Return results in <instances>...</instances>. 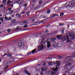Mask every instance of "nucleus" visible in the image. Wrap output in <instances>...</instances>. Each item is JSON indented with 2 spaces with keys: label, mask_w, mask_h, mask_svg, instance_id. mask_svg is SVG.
Wrapping results in <instances>:
<instances>
[{
  "label": "nucleus",
  "mask_w": 75,
  "mask_h": 75,
  "mask_svg": "<svg viewBox=\"0 0 75 75\" xmlns=\"http://www.w3.org/2000/svg\"><path fill=\"white\" fill-rule=\"evenodd\" d=\"M56 64H57V65H58V66H59V64H60L59 62L58 61H57L56 62Z\"/></svg>",
  "instance_id": "bb28decb"
},
{
  "label": "nucleus",
  "mask_w": 75,
  "mask_h": 75,
  "mask_svg": "<svg viewBox=\"0 0 75 75\" xmlns=\"http://www.w3.org/2000/svg\"><path fill=\"white\" fill-rule=\"evenodd\" d=\"M27 20V24H28V23H32V22H31V19H28Z\"/></svg>",
  "instance_id": "6ab92c4d"
},
{
  "label": "nucleus",
  "mask_w": 75,
  "mask_h": 75,
  "mask_svg": "<svg viewBox=\"0 0 75 75\" xmlns=\"http://www.w3.org/2000/svg\"><path fill=\"white\" fill-rule=\"evenodd\" d=\"M25 13V11H23L21 14H24Z\"/></svg>",
  "instance_id": "a19ab883"
},
{
  "label": "nucleus",
  "mask_w": 75,
  "mask_h": 75,
  "mask_svg": "<svg viewBox=\"0 0 75 75\" xmlns=\"http://www.w3.org/2000/svg\"><path fill=\"white\" fill-rule=\"evenodd\" d=\"M29 14L30 13H29V12H28L26 14L28 16H29Z\"/></svg>",
  "instance_id": "4d7b16f0"
},
{
  "label": "nucleus",
  "mask_w": 75,
  "mask_h": 75,
  "mask_svg": "<svg viewBox=\"0 0 75 75\" xmlns=\"http://www.w3.org/2000/svg\"><path fill=\"white\" fill-rule=\"evenodd\" d=\"M25 30H26L25 29H23L22 30V31H25Z\"/></svg>",
  "instance_id": "0e129e2a"
},
{
  "label": "nucleus",
  "mask_w": 75,
  "mask_h": 75,
  "mask_svg": "<svg viewBox=\"0 0 75 75\" xmlns=\"http://www.w3.org/2000/svg\"><path fill=\"white\" fill-rule=\"evenodd\" d=\"M5 20L6 21H11L12 20V18L11 17H9L8 18L7 17V16H5L4 18Z\"/></svg>",
  "instance_id": "1a4fd4ad"
},
{
  "label": "nucleus",
  "mask_w": 75,
  "mask_h": 75,
  "mask_svg": "<svg viewBox=\"0 0 75 75\" xmlns=\"http://www.w3.org/2000/svg\"><path fill=\"white\" fill-rule=\"evenodd\" d=\"M3 46L2 44H0V47H1Z\"/></svg>",
  "instance_id": "e2e57ef3"
},
{
  "label": "nucleus",
  "mask_w": 75,
  "mask_h": 75,
  "mask_svg": "<svg viewBox=\"0 0 75 75\" xmlns=\"http://www.w3.org/2000/svg\"><path fill=\"white\" fill-rule=\"evenodd\" d=\"M7 56L9 58H11L12 57V55L11 54H7Z\"/></svg>",
  "instance_id": "c85d7f7f"
},
{
  "label": "nucleus",
  "mask_w": 75,
  "mask_h": 75,
  "mask_svg": "<svg viewBox=\"0 0 75 75\" xmlns=\"http://www.w3.org/2000/svg\"><path fill=\"white\" fill-rule=\"evenodd\" d=\"M37 52V51H36V49H34L33 50H32L31 51V53L30 52H29L27 54H26V56H27L29 55H30V54H34V52Z\"/></svg>",
  "instance_id": "6e6552de"
},
{
  "label": "nucleus",
  "mask_w": 75,
  "mask_h": 75,
  "mask_svg": "<svg viewBox=\"0 0 75 75\" xmlns=\"http://www.w3.org/2000/svg\"><path fill=\"white\" fill-rule=\"evenodd\" d=\"M17 2L18 3V4H21V2H22V1H21L20 0H18V1H17Z\"/></svg>",
  "instance_id": "a878e982"
},
{
  "label": "nucleus",
  "mask_w": 75,
  "mask_h": 75,
  "mask_svg": "<svg viewBox=\"0 0 75 75\" xmlns=\"http://www.w3.org/2000/svg\"><path fill=\"white\" fill-rule=\"evenodd\" d=\"M28 27V25H25L23 26V27L24 28H25V27Z\"/></svg>",
  "instance_id": "8fccbe9b"
},
{
  "label": "nucleus",
  "mask_w": 75,
  "mask_h": 75,
  "mask_svg": "<svg viewBox=\"0 0 75 75\" xmlns=\"http://www.w3.org/2000/svg\"><path fill=\"white\" fill-rule=\"evenodd\" d=\"M4 17H1L0 18V20L1 21V22H3L4 21Z\"/></svg>",
  "instance_id": "5701e85b"
},
{
  "label": "nucleus",
  "mask_w": 75,
  "mask_h": 75,
  "mask_svg": "<svg viewBox=\"0 0 75 75\" xmlns=\"http://www.w3.org/2000/svg\"><path fill=\"white\" fill-rule=\"evenodd\" d=\"M4 7V5L3 4L0 5V8H2V7Z\"/></svg>",
  "instance_id": "ea45409f"
},
{
  "label": "nucleus",
  "mask_w": 75,
  "mask_h": 75,
  "mask_svg": "<svg viewBox=\"0 0 75 75\" xmlns=\"http://www.w3.org/2000/svg\"><path fill=\"white\" fill-rule=\"evenodd\" d=\"M34 21H35V20H33V19H31V22H32V21H33V22H34Z\"/></svg>",
  "instance_id": "052dcab7"
},
{
  "label": "nucleus",
  "mask_w": 75,
  "mask_h": 75,
  "mask_svg": "<svg viewBox=\"0 0 75 75\" xmlns=\"http://www.w3.org/2000/svg\"><path fill=\"white\" fill-rule=\"evenodd\" d=\"M41 71L40 73V75H44V74L46 73L47 71V68L42 67L41 69Z\"/></svg>",
  "instance_id": "f03ea898"
},
{
  "label": "nucleus",
  "mask_w": 75,
  "mask_h": 75,
  "mask_svg": "<svg viewBox=\"0 0 75 75\" xmlns=\"http://www.w3.org/2000/svg\"><path fill=\"white\" fill-rule=\"evenodd\" d=\"M11 22L13 24H17V21L14 19L12 20Z\"/></svg>",
  "instance_id": "2eb2a0df"
},
{
  "label": "nucleus",
  "mask_w": 75,
  "mask_h": 75,
  "mask_svg": "<svg viewBox=\"0 0 75 75\" xmlns=\"http://www.w3.org/2000/svg\"><path fill=\"white\" fill-rule=\"evenodd\" d=\"M5 55H7V54H6V53L5 54H4L3 55V57H4Z\"/></svg>",
  "instance_id": "13d9d810"
},
{
  "label": "nucleus",
  "mask_w": 75,
  "mask_h": 75,
  "mask_svg": "<svg viewBox=\"0 0 75 75\" xmlns=\"http://www.w3.org/2000/svg\"><path fill=\"white\" fill-rule=\"evenodd\" d=\"M39 35L40 36V37H42L43 35H45V33L44 31L42 32L41 33H39Z\"/></svg>",
  "instance_id": "9b49d317"
},
{
  "label": "nucleus",
  "mask_w": 75,
  "mask_h": 75,
  "mask_svg": "<svg viewBox=\"0 0 75 75\" xmlns=\"http://www.w3.org/2000/svg\"><path fill=\"white\" fill-rule=\"evenodd\" d=\"M10 3L11 2V1L10 0H8V1L7 4H8H8H10Z\"/></svg>",
  "instance_id": "e433bc0d"
},
{
  "label": "nucleus",
  "mask_w": 75,
  "mask_h": 75,
  "mask_svg": "<svg viewBox=\"0 0 75 75\" xmlns=\"http://www.w3.org/2000/svg\"><path fill=\"white\" fill-rule=\"evenodd\" d=\"M53 34H57V31H55L53 33Z\"/></svg>",
  "instance_id": "603ef678"
},
{
  "label": "nucleus",
  "mask_w": 75,
  "mask_h": 75,
  "mask_svg": "<svg viewBox=\"0 0 75 75\" xmlns=\"http://www.w3.org/2000/svg\"><path fill=\"white\" fill-rule=\"evenodd\" d=\"M59 25L60 26H61V25H64V24L63 23H59Z\"/></svg>",
  "instance_id": "a18cd8bd"
},
{
  "label": "nucleus",
  "mask_w": 75,
  "mask_h": 75,
  "mask_svg": "<svg viewBox=\"0 0 75 75\" xmlns=\"http://www.w3.org/2000/svg\"><path fill=\"white\" fill-rule=\"evenodd\" d=\"M74 1H71V6H72V4H74V2H73Z\"/></svg>",
  "instance_id": "49530a36"
},
{
  "label": "nucleus",
  "mask_w": 75,
  "mask_h": 75,
  "mask_svg": "<svg viewBox=\"0 0 75 75\" xmlns=\"http://www.w3.org/2000/svg\"><path fill=\"white\" fill-rule=\"evenodd\" d=\"M64 15V13H62L60 14V16H62Z\"/></svg>",
  "instance_id": "5fc2aeb1"
},
{
  "label": "nucleus",
  "mask_w": 75,
  "mask_h": 75,
  "mask_svg": "<svg viewBox=\"0 0 75 75\" xmlns=\"http://www.w3.org/2000/svg\"><path fill=\"white\" fill-rule=\"evenodd\" d=\"M11 59H12V60L11 61H9L8 62L9 63H10V62H14V59H15V57H12V58H11Z\"/></svg>",
  "instance_id": "aec40b11"
},
{
  "label": "nucleus",
  "mask_w": 75,
  "mask_h": 75,
  "mask_svg": "<svg viewBox=\"0 0 75 75\" xmlns=\"http://www.w3.org/2000/svg\"><path fill=\"white\" fill-rule=\"evenodd\" d=\"M6 1L5 0H4L2 1V3L3 4H5V3H6Z\"/></svg>",
  "instance_id": "37998d69"
},
{
  "label": "nucleus",
  "mask_w": 75,
  "mask_h": 75,
  "mask_svg": "<svg viewBox=\"0 0 75 75\" xmlns=\"http://www.w3.org/2000/svg\"><path fill=\"white\" fill-rule=\"evenodd\" d=\"M56 40V39L55 38H51V39L50 38H48L47 39V41H44L42 42V45L39 46L38 47V49L39 50H42L43 48L45 47V45L47 44V48L48 49L49 47H51V43L52 44V46L54 48H55L56 47L55 46V41Z\"/></svg>",
  "instance_id": "f257e3e1"
},
{
  "label": "nucleus",
  "mask_w": 75,
  "mask_h": 75,
  "mask_svg": "<svg viewBox=\"0 0 75 75\" xmlns=\"http://www.w3.org/2000/svg\"><path fill=\"white\" fill-rule=\"evenodd\" d=\"M70 4V1H68L64 5H65V6H64L63 7H61V8H63L64 7H66V6H67L69 5Z\"/></svg>",
  "instance_id": "4468645a"
},
{
  "label": "nucleus",
  "mask_w": 75,
  "mask_h": 75,
  "mask_svg": "<svg viewBox=\"0 0 75 75\" xmlns=\"http://www.w3.org/2000/svg\"><path fill=\"white\" fill-rule=\"evenodd\" d=\"M74 44H71L69 45V46H68V47H72L74 46Z\"/></svg>",
  "instance_id": "4be33fe9"
},
{
  "label": "nucleus",
  "mask_w": 75,
  "mask_h": 75,
  "mask_svg": "<svg viewBox=\"0 0 75 75\" xmlns=\"http://www.w3.org/2000/svg\"><path fill=\"white\" fill-rule=\"evenodd\" d=\"M58 16V15L57 14H53L51 16H52V18H54L55 16Z\"/></svg>",
  "instance_id": "412c9836"
},
{
  "label": "nucleus",
  "mask_w": 75,
  "mask_h": 75,
  "mask_svg": "<svg viewBox=\"0 0 75 75\" xmlns=\"http://www.w3.org/2000/svg\"><path fill=\"white\" fill-rule=\"evenodd\" d=\"M23 23H24V24H27V20H25L23 22Z\"/></svg>",
  "instance_id": "f704fd0d"
},
{
  "label": "nucleus",
  "mask_w": 75,
  "mask_h": 75,
  "mask_svg": "<svg viewBox=\"0 0 75 75\" xmlns=\"http://www.w3.org/2000/svg\"><path fill=\"white\" fill-rule=\"evenodd\" d=\"M72 65V63H68L66 64L65 66V67H70Z\"/></svg>",
  "instance_id": "f3484780"
},
{
  "label": "nucleus",
  "mask_w": 75,
  "mask_h": 75,
  "mask_svg": "<svg viewBox=\"0 0 75 75\" xmlns=\"http://www.w3.org/2000/svg\"><path fill=\"white\" fill-rule=\"evenodd\" d=\"M62 31H61V33H62V34H63V33H64V31L65 30V28H63L62 29Z\"/></svg>",
  "instance_id": "b1692460"
},
{
  "label": "nucleus",
  "mask_w": 75,
  "mask_h": 75,
  "mask_svg": "<svg viewBox=\"0 0 75 75\" xmlns=\"http://www.w3.org/2000/svg\"><path fill=\"white\" fill-rule=\"evenodd\" d=\"M16 17H18V18H19V14L18 13H17L16 14Z\"/></svg>",
  "instance_id": "de8ad7c7"
},
{
  "label": "nucleus",
  "mask_w": 75,
  "mask_h": 75,
  "mask_svg": "<svg viewBox=\"0 0 75 75\" xmlns=\"http://www.w3.org/2000/svg\"><path fill=\"white\" fill-rule=\"evenodd\" d=\"M28 5V4H26L24 5V6L25 7H26V6H27Z\"/></svg>",
  "instance_id": "6e6d98bb"
},
{
  "label": "nucleus",
  "mask_w": 75,
  "mask_h": 75,
  "mask_svg": "<svg viewBox=\"0 0 75 75\" xmlns=\"http://www.w3.org/2000/svg\"><path fill=\"white\" fill-rule=\"evenodd\" d=\"M49 26H50V25H47L45 26V27H49Z\"/></svg>",
  "instance_id": "bf43d9fd"
},
{
  "label": "nucleus",
  "mask_w": 75,
  "mask_h": 75,
  "mask_svg": "<svg viewBox=\"0 0 75 75\" xmlns=\"http://www.w3.org/2000/svg\"><path fill=\"white\" fill-rule=\"evenodd\" d=\"M35 23V24H33V25H38L39 24V22H36V23Z\"/></svg>",
  "instance_id": "72a5a7b5"
},
{
  "label": "nucleus",
  "mask_w": 75,
  "mask_h": 75,
  "mask_svg": "<svg viewBox=\"0 0 75 75\" xmlns=\"http://www.w3.org/2000/svg\"><path fill=\"white\" fill-rule=\"evenodd\" d=\"M8 66L7 65H6V66L4 68V70H6V69H7L8 68Z\"/></svg>",
  "instance_id": "2f4dec72"
},
{
  "label": "nucleus",
  "mask_w": 75,
  "mask_h": 75,
  "mask_svg": "<svg viewBox=\"0 0 75 75\" xmlns=\"http://www.w3.org/2000/svg\"><path fill=\"white\" fill-rule=\"evenodd\" d=\"M50 12H51V11L50 10H48L47 11V14H49L50 13Z\"/></svg>",
  "instance_id": "4c0bfd02"
},
{
  "label": "nucleus",
  "mask_w": 75,
  "mask_h": 75,
  "mask_svg": "<svg viewBox=\"0 0 75 75\" xmlns=\"http://www.w3.org/2000/svg\"><path fill=\"white\" fill-rule=\"evenodd\" d=\"M62 40L63 42L67 40V37L65 36V35L64 37L62 38Z\"/></svg>",
  "instance_id": "a211bd4d"
},
{
  "label": "nucleus",
  "mask_w": 75,
  "mask_h": 75,
  "mask_svg": "<svg viewBox=\"0 0 75 75\" xmlns=\"http://www.w3.org/2000/svg\"><path fill=\"white\" fill-rule=\"evenodd\" d=\"M68 69H68L67 68H66L65 69V70L66 71V72L67 73H68V72H69V71H68Z\"/></svg>",
  "instance_id": "7c9ffc66"
},
{
  "label": "nucleus",
  "mask_w": 75,
  "mask_h": 75,
  "mask_svg": "<svg viewBox=\"0 0 75 75\" xmlns=\"http://www.w3.org/2000/svg\"><path fill=\"white\" fill-rule=\"evenodd\" d=\"M19 18H21V14L19 15Z\"/></svg>",
  "instance_id": "680f3d73"
},
{
  "label": "nucleus",
  "mask_w": 75,
  "mask_h": 75,
  "mask_svg": "<svg viewBox=\"0 0 75 75\" xmlns=\"http://www.w3.org/2000/svg\"><path fill=\"white\" fill-rule=\"evenodd\" d=\"M52 70L53 71H49L48 72V74L49 75H52V74L54 72V71H57V70H58V68H53L52 69Z\"/></svg>",
  "instance_id": "39448f33"
},
{
  "label": "nucleus",
  "mask_w": 75,
  "mask_h": 75,
  "mask_svg": "<svg viewBox=\"0 0 75 75\" xmlns=\"http://www.w3.org/2000/svg\"><path fill=\"white\" fill-rule=\"evenodd\" d=\"M11 17H14V15H13L12 14V15Z\"/></svg>",
  "instance_id": "774afa93"
},
{
  "label": "nucleus",
  "mask_w": 75,
  "mask_h": 75,
  "mask_svg": "<svg viewBox=\"0 0 75 75\" xmlns=\"http://www.w3.org/2000/svg\"><path fill=\"white\" fill-rule=\"evenodd\" d=\"M49 66H53V65H55V63L54 62H49L48 63Z\"/></svg>",
  "instance_id": "f8f14e48"
},
{
  "label": "nucleus",
  "mask_w": 75,
  "mask_h": 75,
  "mask_svg": "<svg viewBox=\"0 0 75 75\" xmlns=\"http://www.w3.org/2000/svg\"><path fill=\"white\" fill-rule=\"evenodd\" d=\"M66 7L67 9L68 10H70L71 9V7L70 6H67Z\"/></svg>",
  "instance_id": "393cba45"
},
{
  "label": "nucleus",
  "mask_w": 75,
  "mask_h": 75,
  "mask_svg": "<svg viewBox=\"0 0 75 75\" xmlns=\"http://www.w3.org/2000/svg\"><path fill=\"white\" fill-rule=\"evenodd\" d=\"M18 46H19L20 48H23L24 47V42L23 40H20L18 42Z\"/></svg>",
  "instance_id": "7ed1b4c3"
},
{
  "label": "nucleus",
  "mask_w": 75,
  "mask_h": 75,
  "mask_svg": "<svg viewBox=\"0 0 75 75\" xmlns=\"http://www.w3.org/2000/svg\"><path fill=\"white\" fill-rule=\"evenodd\" d=\"M35 0H34L33 1V3H35Z\"/></svg>",
  "instance_id": "338daca9"
},
{
  "label": "nucleus",
  "mask_w": 75,
  "mask_h": 75,
  "mask_svg": "<svg viewBox=\"0 0 75 75\" xmlns=\"http://www.w3.org/2000/svg\"><path fill=\"white\" fill-rule=\"evenodd\" d=\"M62 35H57V39L59 40H60L62 38Z\"/></svg>",
  "instance_id": "dca6fc26"
},
{
  "label": "nucleus",
  "mask_w": 75,
  "mask_h": 75,
  "mask_svg": "<svg viewBox=\"0 0 75 75\" xmlns=\"http://www.w3.org/2000/svg\"><path fill=\"white\" fill-rule=\"evenodd\" d=\"M62 45V42H58L56 44V45L58 47H61Z\"/></svg>",
  "instance_id": "0eeeda50"
},
{
  "label": "nucleus",
  "mask_w": 75,
  "mask_h": 75,
  "mask_svg": "<svg viewBox=\"0 0 75 75\" xmlns=\"http://www.w3.org/2000/svg\"><path fill=\"white\" fill-rule=\"evenodd\" d=\"M68 36V37L69 36L71 40H74V39H75V35L73 32H71L69 33Z\"/></svg>",
  "instance_id": "20e7f679"
},
{
  "label": "nucleus",
  "mask_w": 75,
  "mask_h": 75,
  "mask_svg": "<svg viewBox=\"0 0 75 75\" xmlns=\"http://www.w3.org/2000/svg\"><path fill=\"white\" fill-rule=\"evenodd\" d=\"M65 37H66L67 38V42H71V39L69 38V36H68V35H65Z\"/></svg>",
  "instance_id": "9d476101"
},
{
  "label": "nucleus",
  "mask_w": 75,
  "mask_h": 75,
  "mask_svg": "<svg viewBox=\"0 0 75 75\" xmlns=\"http://www.w3.org/2000/svg\"><path fill=\"white\" fill-rule=\"evenodd\" d=\"M72 57H66V59H69V61H72Z\"/></svg>",
  "instance_id": "ddd939ff"
},
{
  "label": "nucleus",
  "mask_w": 75,
  "mask_h": 75,
  "mask_svg": "<svg viewBox=\"0 0 75 75\" xmlns=\"http://www.w3.org/2000/svg\"><path fill=\"white\" fill-rule=\"evenodd\" d=\"M13 10H11L10 12H9V13H10V14H11L12 13H13Z\"/></svg>",
  "instance_id": "c9c22d12"
},
{
  "label": "nucleus",
  "mask_w": 75,
  "mask_h": 75,
  "mask_svg": "<svg viewBox=\"0 0 75 75\" xmlns=\"http://www.w3.org/2000/svg\"><path fill=\"white\" fill-rule=\"evenodd\" d=\"M45 33H48V30H46L45 31Z\"/></svg>",
  "instance_id": "864d4df0"
},
{
  "label": "nucleus",
  "mask_w": 75,
  "mask_h": 75,
  "mask_svg": "<svg viewBox=\"0 0 75 75\" xmlns=\"http://www.w3.org/2000/svg\"><path fill=\"white\" fill-rule=\"evenodd\" d=\"M35 37H37L38 36L40 37V35H39V33L38 34H35Z\"/></svg>",
  "instance_id": "cd10ccee"
},
{
  "label": "nucleus",
  "mask_w": 75,
  "mask_h": 75,
  "mask_svg": "<svg viewBox=\"0 0 75 75\" xmlns=\"http://www.w3.org/2000/svg\"><path fill=\"white\" fill-rule=\"evenodd\" d=\"M11 7H13V5L12 4H11Z\"/></svg>",
  "instance_id": "69168bd1"
},
{
  "label": "nucleus",
  "mask_w": 75,
  "mask_h": 75,
  "mask_svg": "<svg viewBox=\"0 0 75 75\" xmlns=\"http://www.w3.org/2000/svg\"><path fill=\"white\" fill-rule=\"evenodd\" d=\"M11 10V8H10L8 9H7L6 11L7 12L8 11H9V12H10V11Z\"/></svg>",
  "instance_id": "c756f323"
},
{
  "label": "nucleus",
  "mask_w": 75,
  "mask_h": 75,
  "mask_svg": "<svg viewBox=\"0 0 75 75\" xmlns=\"http://www.w3.org/2000/svg\"><path fill=\"white\" fill-rule=\"evenodd\" d=\"M42 3V0H40L39 1V4H40L41 5Z\"/></svg>",
  "instance_id": "473e14b6"
},
{
  "label": "nucleus",
  "mask_w": 75,
  "mask_h": 75,
  "mask_svg": "<svg viewBox=\"0 0 75 75\" xmlns=\"http://www.w3.org/2000/svg\"><path fill=\"white\" fill-rule=\"evenodd\" d=\"M7 31L8 33H10L11 31V29H8Z\"/></svg>",
  "instance_id": "09e8293b"
},
{
  "label": "nucleus",
  "mask_w": 75,
  "mask_h": 75,
  "mask_svg": "<svg viewBox=\"0 0 75 75\" xmlns=\"http://www.w3.org/2000/svg\"><path fill=\"white\" fill-rule=\"evenodd\" d=\"M42 64L43 65H44V66H45V63L44 62H42Z\"/></svg>",
  "instance_id": "58836bf2"
},
{
  "label": "nucleus",
  "mask_w": 75,
  "mask_h": 75,
  "mask_svg": "<svg viewBox=\"0 0 75 75\" xmlns=\"http://www.w3.org/2000/svg\"><path fill=\"white\" fill-rule=\"evenodd\" d=\"M49 35H54L53 33H48L46 35V37L45 38H44L43 37H42V38L41 39V41H43V40H44L45 39H46L48 37H49Z\"/></svg>",
  "instance_id": "423d86ee"
},
{
  "label": "nucleus",
  "mask_w": 75,
  "mask_h": 75,
  "mask_svg": "<svg viewBox=\"0 0 75 75\" xmlns=\"http://www.w3.org/2000/svg\"><path fill=\"white\" fill-rule=\"evenodd\" d=\"M52 75H56V73L54 72V71H53V72L52 73Z\"/></svg>",
  "instance_id": "79ce46f5"
},
{
  "label": "nucleus",
  "mask_w": 75,
  "mask_h": 75,
  "mask_svg": "<svg viewBox=\"0 0 75 75\" xmlns=\"http://www.w3.org/2000/svg\"><path fill=\"white\" fill-rule=\"evenodd\" d=\"M58 58H60V59H62V58H63V57L61 56H59Z\"/></svg>",
  "instance_id": "3c124183"
},
{
  "label": "nucleus",
  "mask_w": 75,
  "mask_h": 75,
  "mask_svg": "<svg viewBox=\"0 0 75 75\" xmlns=\"http://www.w3.org/2000/svg\"><path fill=\"white\" fill-rule=\"evenodd\" d=\"M46 22V21L45 20H43L42 21V23H45Z\"/></svg>",
  "instance_id": "c03bdc74"
}]
</instances>
